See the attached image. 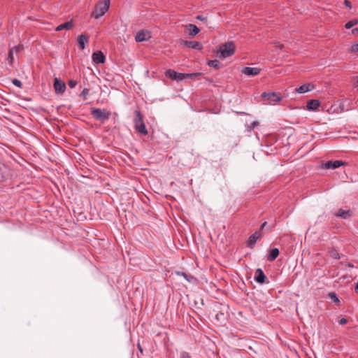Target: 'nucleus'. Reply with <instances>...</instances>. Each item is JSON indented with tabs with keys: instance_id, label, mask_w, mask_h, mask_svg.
<instances>
[{
	"instance_id": "7ed1b4c3",
	"label": "nucleus",
	"mask_w": 358,
	"mask_h": 358,
	"mask_svg": "<svg viewBox=\"0 0 358 358\" xmlns=\"http://www.w3.org/2000/svg\"><path fill=\"white\" fill-rule=\"evenodd\" d=\"M135 115L134 122L136 130L143 135H147L148 132L143 122V115L139 110H136Z\"/></svg>"
},
{
	"instance_id": "58836bf2",
	"label": "nucleus",
	"mask_w": 358,
	"mask_h": 358,
	"mask_svg": "<svg viewBox=\"0 0 358 358\" xmlns=\"http://www.w3.org/2000/svg\"><path fill=\"white\" fill-rule=\"evenodd\" d=\"M341 264H345L346 266L348 267H350V268H353L354 267V265L350 262H347V263H343V262H341Z\"/></svg>"
},
{
	"instance_id": "aec40b11",
	"label": "nucleus",
	"mask_w": 358,
	"mask_h": 358,
	"mask_svg": "<svg viewBox=\"0 0 358 358\" xmlns=\"http://www.w3.org/2000/svg\"><path fill=\"white\" fill-rule=\"evenodd\" d=\"M200 73H178L177 72V77H176V80H182L185 78H194L197 76H199Z\"/></svg>"
},
{
	"instance_id": "a878e982",
	"label": "nucleus",
	"mask_w": 358,
	"mask_h": 358,
	"mask_svg": "<svg viewBox=\"0 0 358 358\" xmlns=\"http://www.w3.org/2000/svg\"><path fill=\"white\" fill-rule=\"evenodd\" d=\"M349 52L351 53H355L358 52V41L352 44L349 49Z\"/></svg>"
},
{
	"instance_id": "2f4dec72",
	"label": "nucleus",
	"mask_w": 358,
	"mask_h": 358,
	"mask_svg": "<svg viewBox=\"0 0 358 358\" xmlns=\"http://www.w3.org/2000/svg\"><path fill=\"white\" fill-rule=\"evenodd\" d=\"M90 90L87 88H84L81 92V96L85 99L86 96L89 94Z\"/></svg>"
},
{
	"instance_id": "f8f14e48",
	"label": "nucleus",
	"mask_w": 358,
	"mask_h": 358,
	"mask_svg": "<svg viewBox=\"0 0 358 358\" xmlns=\"http://www.w3.org/2000/svg\"><path fill=\"white\" fill-rule=\"evenodd\" d=\"M315 88V85L312 83H306L301 85L295 90L296 92L299 94H303L313 90Z\"/></svg>"
},
{
	"instance_id": "bb28decb",
	"label": "nucleus",
	"mask_w": 358,
	"mask_h": 358,
	"mask_svg": "<svg viewBox=\"0 0 358 358\" xmlns=\"http://www.w3.org/2000/svg\"><path fill=\"white\" fill-rule=\"evenodd\" d=\"M329 296L330 297V299H331L335 303H336L337 304H339L340 303V301L338 299V298L337 297L336 294L335 292H330L329 294Z\"/></svg>"
},
{
	"instance_id": "a19ab883",
	"label": "nucleus",
	"mask_w": 358,
	"mask_h": 358,
	"mask_svg": "<svg viewBox=\"0 0 358 358\" xmlns=\"http://www.w3.org/2000/svg\"><path fill=\"white\" fill-rule=\"evenodd\" d=\"M267 224V222H264L262 224V225L260 226V230H262L265 226Z\"/></svg>"
},
{
	"instance_id": "473e14b6",
	"label": "nucleus",
	"mask_w": 358,
	"mask_h": 358,
	"mask_svg": "<svg viewBox=\"0 0 358 358\" xmlns=\"http://www.w3.org/2000/svg\"><path fill=\"white\" fill-rule=\"evenodd\" d=\"M344 4L345 5V6L347 8H348L350 9L352 8L351 2L349 0H345L344 1Z\"/></svg>"
},
{
	"instance_id": "6e6552de",
	"label": "nucleus",
	"mask_w": 358,
	"mask_h": 358,
	"mask_svg": "<svg viewBox=\"0 0 358 358\" xmlns=\"http://www.w3.org/2000/svg\"><path fill=\"white\" fill-rule=\"evenodd\" d=\"M345 164H346V163L341 160L328 161L324 164V167L328 169H334Z\"/></svg>"
},
{
	"instance_id": "4468645a",
	"label": "nucleus",
	"mask_w": 358,
	"mask_h": 358,
	"mask_svg": "<svg viewBox=\"0 0 358 358\" xmlns=\"http://www.w3.org/2000/svg\"><path fill=\"white\" fill-rule=\"evenodd\" d=\"M89 41V37L85 34H81L78 36L77 38V42L78 47L80 50H84L85 48V43H87Z\"/></svg>"
},
{
	"instance_id": "2eb2a0df",
	"label": "nucleus",
	"mask_w": 358,
	"mask_h": 358,
	"mask_svg": "<svg viewBox=\"0 0 358 358\" xmlns=\"http://www.w3.org/2000/svg\"><path fill=\"white\" fill-rule=\"evenodd\" d=\"M255 280L259 283H264L265 282L266 275H264L262 269L257 268L255 271Z\"/></svg>"
},
{
	"instance_id": "c9c22d12",
	"label": "nucleus",
	"mask_w": 358,
	"mask_h": 358,
	"mask_svg": "<svg viewBox=\"0 0 358 358\" xmlns=\"http://www.w3.org/2000/svg\"><path fill=\"white\" fill-rule=\"evenodd\" d=\"M196 19L199 20H201V21H204V22H206V20H207L206 17H203L201 15H197L196 16Z\"/></svg>"
},
{
	"instance_id": "f3484780",
	"label": "nucleus",
	"mask_w": 358,
	"mask_h": 358,
	"mask_svg": "<svg viewBox=\"0 0 358 358\" xmlns=\"http://www.w3.org/2000/svg\"><path fill=\"white\" fill-rule=\"evenodd\" d=\"M320 105V103L317 99H312L308 101L306 108L309 110H315L319 108Z\"/></svg>"
},
{
	"instance_id": "c03bdc74",
	"label": "nucleus",
	"mask_w": 358,
	"mask_h": 358,
	"mask_svg": "<svg viewBox=\"0 0 358 358\" xmlns=\"http://www.w3.org/2000/svg\"><path fill=\"white\" fill-rule=\"evenodd\" d=\"M355 289L357 292H358V282L355 285Z\"/></svg>"
},
{
	"instance_id": "4c0bfd02",
	"label": "nucleus",
	"mask_w": 358,
	"mask_h": 358,
	"mask_svg": "<svg viewBox=\"0 0 358 358\" xmlns=\"http://www.w3.org/2000/svg\"><path fill=\"white\" fill-rule=\"evenodd\" d=\"M347 322H348V320L345 318H341L339 322L340 324H342V325L345 324Z\"/></svg>"
},
{
	"instance_id": "e433bc0d",
	"label": "nucleus",
	"mask_w": 358,
	"mask_h": 358,
	"mask_svg": "<svg viewBox=\"0 0 358 358\" xmlns=\"http://www.w3.org/2000/svg\"><path fill=\"white\" fill-rule=\"evenodd\" d=\"M275 45L277 48H280V49H282L284 48V45L279 43V42H276L275 43Z\"/></svg>"
},
{
	"instance_id": "20e7f679",
	"label": "nucleus",
	"mask_w": 358,
	"mask_h": 358,
	"mask_svg": "<svg viewBox=\"0 0 358 358\" xmlns=\"http://www.w3.org/2000/svg\"><path fill=\"white\" fill-rule=\"evenodd\" d=\"M91 114L93 117L98 120L104 121L108 120L110 115V113L105 109L92 108Z\"/></svg>"
},
{
	"instance_id": "f257e3e1",
	"label": "nucleus",
	"mask_w": 358,
	"mask_h": 358,
	"mask_svg": "<svg viewBox=\"0 0 358 358\" xmlns=\"http://www.w3.org/2000/svg\"><path fill=\"white\" fill-rule=\"evenodd\" d=\"M236 51V45L234 41H229L220 45L215 52L219 58H227L232 56Z\"/></svg>"
},
{
	"instance_id": "f03ea898",
	"label": "nucleus",
	"mask_w": 358,
	"mask_h": 358,
	"mask_svg": "<svg viewBox=\"0 0 358 358\" xmlns=\"http://www.w3.org/2000/svg\"><path fill=\"white\" fill-rule=\"evenodd\" d=\"M110 8V0H100L99 1L93 10L92 17L95 19H99L103 16Z\"/></svg>"
},
{
	"instance_id": "ddd939ff",
	"label": "nucleus",
	"mask_w": 358,
	"mask_h": 358,
	"mask_svg": "<svg viewBox=\"0 0 358 358\" xmlns=\"http://www.w3.org/2000/svg\"><path fill=\"white\" fill-rule=\"evenodd\" d=\"M185 27V29L188 31V34L191 37H194L200 31V29L195 24H186Z\"/></svg>"
},
{
	"instance_id": "79ce46f5",
	"label": "nucleus",
	"mask_w": 358,
	"mask_h": 358,
	"mask_svg": "<svg viewBox=\"0 0 358 358\" xmlns=\"http://www.w3.org/2000/svg\"><path fill=\"white\" fill-rule=\"evenodd\" d=\"M352 33L353 34H356V33H358V27H356V28L353 29L352 30Z\"/></svg>"
},
{
	"instance_id": "39448f33",
	"label": "nucleus",
	"mask_w": 358,
	"mask_h": 358,
	"mask_svg": "<svg viewBox=\"0 0 358 358\" xmlns=\"http://www.w3.org/2000/svg\"><path fill=\"white\" fill-rule=\"evenodd\" d=\"M261 96L262 97L266 98L271 102H280L282 99L280 93H276L274 92H263Z\"/></svg>"
},
{
	"instance_id": "4be33fe9",
	"label": "nucleus",
	"mask_w": 358,
	"mask_h": 358,
	"mask_svg": "<svg viewBox=\"0 0 358 358\" xmlns=\"http://www.w3.org/2000/svg\"><path fill=\"white\" fill-rule=\"evenodd\" d=\"M165 76L172 80H176L177 72L172 69H168L165 71Z\"/></svg>"
},
{
	"instance_id": "a18cd8bd",
	"label": "nucleus",
	"mask_w": 358,
	"mask_h": 358,
	"mask_svg": "<svg viewBox=\"0 0 358 358\" xmlns=\"http://www.w3.org/2000/svg\"><path fill=\"white\" fill-rule=\"evenodd\" d=\"M182 275L184 277H185V278H186V276H187L186 273H182Z\"/></svg>"
},
{
	"instance_id": "a211bd4d",
	"label": "nucleus",
	"mask_w": 358,
	"mask_h": 358,
	"mask_svg": "<svg viewBox=\"0 0 358 358\" xmlns=\"http://www.w3.org/2000/svg\"><path fill=\"white\" fill-rule=\"evenodd\" d=\"M261 236V234H258L255 232L252 234L248 238L247 245L249 248H253L255 244L256 243L257 240Z\"/></svg>"
},
{
	"instance_id": "5701e85b",
	"label": "nucleus",
	"mask_w": 358,
	"mask_h": 358,
	"mask_svg": "<svg viewBox=\"0 0 358 358\" xmlns=\"http://www.w3.org/2000/svg\"><path fill=\"white\" fill-rule=\"evenodd\" d=\"M358 24V20L357 19H352L350 21H348L345 24V29H350L351 27H352L353 26L356 25Z\"/></svg>"
},
{
	"instance_id": "f704fd0d",
	"label": "nucleus",
	"mask_w": 358,
	"mask_h": 358,
	"mask_svg": "<svg viewBox=\"0 0 358 358\" xmlns=\"http://www.w3.org/2000/svg\"><path fill=\"white\" fill-rule=\"evenodd\" d=\"M259 124V122L257 121H255L251 124V126L250 127V129H254L256 126Z\"/></svg>"
},
{
	"instance_id": "ea45409f",
	"label": "nucleus",
	"mask_w": 358,
	"mask_h": 358,
	"mask_svg": "<svg viewBox=\"0 0 358 358\" xmlns=\"http://www.w3.org/2000/svg\"><path fill=\"white\" fill-rule=\"evenodd\" d=\"M181 358H192L188 353L184 352L181 355Z\"/></svg>"
},
{
	"instance_id": "0eeeda50",
	"label": "nucleus",
	"mask_w": 358,
	"mask_h": 358,
	"mask_svg": "<svg viewBox=\"0 0 358 358\" xmlns=\"http://www.w3.org/2000/svg\"><path fill=\"white\" fill-rule=\"evenodd\" d=\"M180 44L182 45L187 48L199 50H201L202 49V45L196 41H185V40H181L180 41Z\"/></svg>"
},
{
	"instance_id": "cd10ccee",
	"label": "nucleus",
	"mask_w": 358,
	"mask_h": 358,
	"mask_svg": "<svg viewBox=\"0 0 358 358\" xmlns=\"http://www.w3.org/2000/svg\"><path fill=\"white\" fill-rule=\"evenodd\" d=\"M8 62L10 65L13 64V49H10L8 52Z\"/></svg>"
},
{
	"instance_id": "37998d69",
	"label": "nucleus",
	"mask_w": 358,
	"mask_h": 358,
	"mask_svg": "<svg viewBox=\"0 0 358 358\" xmlns=\"http://www.w3.org/2000/svg\"><path fill=\"white\" fill-rule=\"evenodd\" d=\"M138 348L139 349L140 352L142 353L143 352V348H142L141 345L139 343L138 344Z\"/></svg>"
},
{
	"instance_id": "9b49d317",
	"label": "nucleus",
	"mask_w": 358,
	"mask_h": 358,
	"mask_svg": "<svg viewBox=\"0 0 358 358\" xmlns=\"http://www.w3.org/2000/svg\"><path fill=\"white\" fill-rule=\"evenodd\" d=\"M150 37L149 32L141 30L137 32L135 39L137 42H143L148 40Z\"/></svg>"
},
{
	"instance_id": "393cba45",
	"label": "nucleus",
	"mask_w": 358,
	"mask_h": 358,
	"mask_svg": "<svg viewBox=\"0 0 358 358\" xmlns=\"http://www.w3.org/2000/svg\"><path fill=\"white\" fill-rule=\"evenodd\" d=\"M329 254H330L331 257H333L335 259H339L341 258V256H340L339 253L334 248H331L329 250Z\"/></svg>"
},
{
	"instance_id": "c85d7f7f",
	"label": "nucleus",
	"mask_w": 358,
	"mask_h": 358,
	"mask_svg": "<svg viewBox=\"0 0 358 358\" xmlns=\"http://www.w3.org/2000/svg\"><path fill=\"white\" fill-rule=\"evenodd\" d=\"M78 84V82L75 80H69L68 81V85L69 86L71 87V88H73L76 86V85Z\"/></svg>"
},
{
	"instance_id": "72a5a7b5",
	"label": "nucleus",
	"mask_w": 358,
	"mask_h": 358,
	"mask_svg": "<svg viewBox=\"0 0 358 358\" xmlns=\"http://www.w3.org/2000/svg\"><path fill=\"white\" fill-rule=\"evenodd\" d=\"M353 86H354L355 87H358V76H357V77H355V78L353 79Z\"/></svg>"
},
{
	"instance_id": "6ab92c4d",
	"label": "nucleus",
	"mask_w": 358,
	"mask_h": 358,
	"mask_svg": "<svg viewBox=\"0 0 358 358\" xmlns=\"http://www.w3.org/2000/svg\"><path fill=\"white\" fill-rule=\"evenodd\" d=\"M336 216L342 217L343 219H347L351 217L352 212L350 210H345L343 209H339L336 213Z\"/></svg>"
},
{
	"instance_id": "b1692460",
	"label": "nucleus",
	"mask_w": 358,
	"mask_h": 358,
	"mask_svg": "<svg viewBox=\"0 0 358 358\" xmlns=\"http://www.w3.org/2000/svg\"><path fill=\"white\" fill-rule=\"evenodd\" d=\"M208 66L214 67L216 69H218L220 67V63L217 59L208 61Z\"/></svg>"
},
{
	"instance_id": "1a4fd4ad",
	"label": "nucleus",
	"mask_w": 358,
	"mask_h": 358,
	"mask_svg": "<svg viewBox=\"0 0 358 358\" xmlns=\"http://www.w3.org/2000/svg\"><path fill=\"white\" fill-rule=\"evenodd\" d=\"M261 72V69L257 67H245L242 69V73L247 76H257Z\"/></svg>"
},
{
	"instance_id": "9d476101",
	"label": "nucleus",
	"mask_w": 358,
	"mask_h": 358,
	"mask_svg": "<svg viewBox=\"0 0 358 358\" xmlns=\"http://www.w3.org/2000/svg\"><path fill=\"white\" fill-rule=\"evenodd\" d=\"M105 59V55L101 51H96L92 54V60L96 64H103Z\"/></svg>"
},
{
	"instance_id": "c756f323",
	"label": "nucleus",
	"mask_w": 358,
	"mask_h": 358,
	"mask_svg": "<svg viewBox=\"0 0 358 358\" xmlns=\"http://www.w3.org/2000/svg\"><path fill=\"white\" fill-rule=\"evenodd\" d=\"M12 49H13V52L15 51V52H19L20 51H21L23 49V45H18L13 47Z\"/></svg>"
},
{
	"instance_id": "412c9836",
	"label": "nucleus",
	"mask_w": 358,
	"mask_h": 358,
	"mask_svg": "<svg viewBox=\"0 0 358 358\" xmlns=\"http://www.w3.org/2000/svg\"><path fill=\"white\" fill-rule=\"evenodd\" d=\"M279 255V250L278 248H273L270 250L267 260L269 262L274 261Z\"/></svg>"
},
{
	"instance_id": "423d86ee",
	"label": "nucleus",
	"mask_w": 358,
	"mask_h": 358,
	"mask_svg": "<svg viewBox=\"0 0 358 358\" xmlns=\"http://www.w3.org/2000/svg\"><path fill=\"white\" fill-rule=\"evenodd\" d=\"M54 90L56 94H62L66 90V84L57 78L54 79Z\"/></svg>"
},
{
	"instance_id": "7c9ffc66",
	"label": "nucleus",
	"mask_w": 358,
	"mask_h": 358,
	"mask_svg": "<svg viewBox=\"0 0 358 358\" xmlns=\"http://www.w3.org/2000/svg\"><path fill=\"white\" fill-rule=\"evenodd\" d=\"M12 83H13V85H15V86H17L18 87H22L21 81L17 80V79H13Z\"/></svg>"
},
{
	"instance_id": "dca6fc26",
	"label": "nucleus",
	"mask_w": 358,
	"mask_h": 358,
	"mask_svg": "<svg viewBox=\"0 0 358 358\" xmlns=\"http://www.w3.org/2000/svg\"><path fill=\"white\" fill-rule=\"evenodd\" d=\"M73 26H74L73 22L71 20L70 21L66 22H64L63 24H61L59 26H57L56 27V29H55V31H62L63 29L70 30V29H71L73 27Z\"/></svg>"
}]
</instances>
